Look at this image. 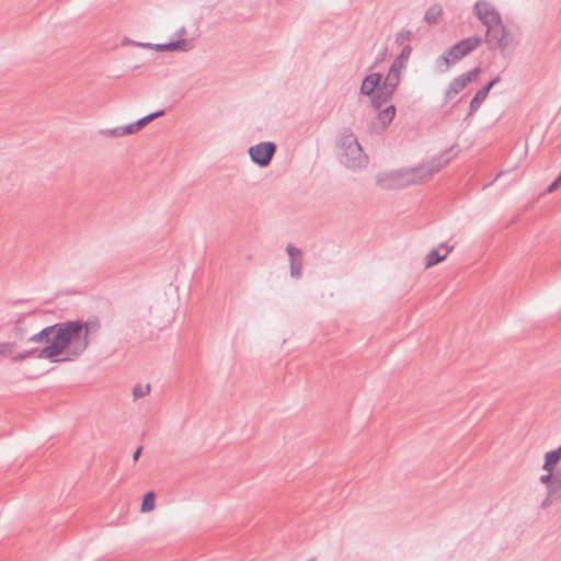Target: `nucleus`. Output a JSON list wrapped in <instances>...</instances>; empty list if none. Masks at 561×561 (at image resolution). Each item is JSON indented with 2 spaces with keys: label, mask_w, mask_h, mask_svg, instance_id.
<instances>
[{
  "label": "nucleus",
  "mask_w": 561,
  "mask_h": 561,
  "mask_svg": "<svg viewBox=\"0 0 561 561\" xmlns=\"http://www.w3.org/2000/svg\"><path fill=\"white\" fill-rule=\"evenodd\" d=\"M122 137L130 134H135L137 131L136 127L131 124H128L126 126H121Z\"/></svg>",
  "instance_id": "obj_29"
},
{
  "label": "nucleus",
  "mask_w": 561,
  "mask_h": 561,
  "mask_svg": "<svg viewBox=\"0 0 561 561\" xmlns=\"http://www.w3.org/2000/svg\"><path fill=\"white\" fill-rule=\"evenodd\" d=\"M443 14V8L439 4H434L426 11L424 20L430 24H436Z\"/></svg>",
  "instance_id": "obj_19"
},
{
  "label": "nucleus",
  "mask_w": 561,
  "mask_h": 561,
  "mask_svg": "<svg viewBox=\"0 0 561 561\" xmlns=\"http://www.w3.org/2000/svg\"><path fill=\"white\" fill-rule=\"evenodd\" d=\"M152 49L163 51V44H152Z\"/></svg>",
  "instance_id": "obj_36"
},
{
  "label": "nucleus",
  "mask_w": 561,
  "mask_h": 561,
  "mask_svg": "<svg viewBox=\"0 0 561 561\" xmlns=\"http://www.w3.org/2000/svg\"><path fill=\"white\" fill-rule=\"evenodd\" d=\"M39 351H41L39 348L35 347V348H31V350L18 353L15 356H13V362H22L32 356H35L36 358H38Z\"/></svg>",
  "instance_id": "obj_24"
},
{
  "label": "nucleus",
  "mask_w": 561,
  "mask_h": 561,
  "mask_svg": "<svg viewBox=\"0 0 561 561\" xmlns=\"http://www.w3.org/2000/svg\"><path fill=\"white\" fill-rule=\"evenodd\" d=\"M393 93H387L383 88L371 94V106L377 111L376 119L371 123V129L376 133L383 131L396 116V107L389 104Z\"/></svg>",
  "instance_id": "obj_6"
},
{
  "label": "nucleus",
  "mask_w": 561,
  "mask_h": 561,
  "mask_svg": "<svg viewBox=\"0 0 561 561\" xmlns=\"http://www.w3.org/2000/svg\"><path fill=\"white\" fill-rule=\"evenodd\" d=\"M99 133L103 136L113 137V138L122 137L121 126H117L114 128L100 129Z\"/></svg>",
  "instance_id": "obj_27"
},
{
  "label": "nucleus",
  "mask_w": 561,
  "mask_h": 561,
  "mask_svg": "<svg viewBox=\"0 0 561 561\" xmlns=\"http://www.w3.org/2000/svg\"><path fill=\"white\" fill-rule=\"evenodd\" d=\"M553 500H557L556 497H550L549 494L547 493V496L543 499V501L541 502L540 504V507L541 508H547L551 505L552 501Z\"/></svg>",
  "instance_id": "obj_31"
},
{
  "label": "nucleus",
  "mask_w": 561,
  "mask_h": 561,
  "mask_svg": "<svg viewBox=\"0 0 561 561\" xmlns=\"http://www.w3.org/2000/svg\"><path fill=\"white\" fill-rule=\"evenodd\" d=\"M286 252L289 256L290 261V275L293 277H300L301 276V270H302V253L301 250L288 244L286 247Z\"/></svg>",
  "instance_id": "obj_12"
},
{
  "label": "nucleus",
  "mask_w": 561,
  "mask_h": 561,
  "mask_svg": "<svg viewBox=\"0 0 561 561\" xmlns=\"http://www.w3.org/2000/svg\"><path fill=\"white\" fill-rule=\"evenodd\" d=\"M453 251V247H449L446 242H443L438 248L433 249L428 252L425 257L426 267H432L439 262L444 261L449 252Z\"/></svg>",
  "instance_id": "obj_13"
},
{
  "label": "nucleus",
  "mask_w": 561,
  "mask_h": 561,
  "mask_svg": "<svg viewBox=\"0 0 561 561\" xmlns=\"http://www.w3.org/2000/svg\"><path fill=\"white\" fill-rule=\"evenodd\" d=\"M501 78L497 76L495 77L494 79H492L486 85L482 87L476 94L472 98V100L470 101V106H469V114H472L474 112L478 111V108L480 107V105L484 102V100L486 99L490 90L492 89L493 85H495L497 82H500Z\"/></svg>",
  "instance_id": "obj_14"
},
{
  "label": "nucleus",
  "mask_w": 561,
  "mask_h": 561,
  "mask_svg": "<svg viewBox=\"0 0 561 561\" xmlns=\"http://www.w3.org/2000/svg\"><path fill=\"white\" fill-rule=\"evenodd\" d=\"M122 44L124 46H127V45H133V46H137V42L136 41H133V39H129V38H124Z\"/></svg>",
  "instance_id": "obj_34"
},
{
  "label": "nucleus",
  "mask_w": 561,
  "mask_h": 561,
  "mask_svg": "<svg viewBox=\"0 0 561 561\" xmlns=\"http://www.w3.org/2000/svg\"><path fill=\"white\" fill-rule=\"evenodd\" d=\"M194 48L193 39L180 38L163 44V51H183L187 53Z\"/></svg>",
  "instance_id": "obj_17"
},
{
  "label": "nucleus",
  "mask_w": 561,
  "mask_h": 561,
  "mask_svg": "<svg viewBox=\"0 0 561 561\" xmlns=\"http://www.w3.org/2000/svg\"><path fill=\"white\" fill-rule=\"evenodd\" d=\"M381 75L374 72L366 76L360 84V93L370 96L380 88Z\"/></svg>",
  "instance_id": "obj_15"
},
{
  "label": "nucleus",
  "mask_w": 561,
  "mask_h": 561,
  "mask_svg": "<svg viewBox=\"0 0 561 561\" xmlns=\"http://www.w3.org/2000/svg\"><path fill=\"white\" fill-rule=\"evenodd\" d=\"M411 51H412V48L411 46L407 45L402 48L401 53L399 54V56L392 61L391 64V68H394V69H398V70H402L405 68V64L411 55Z\"/></svg>",
  "instance_id": "obj_18"
},
{
  "label": "nucleus",
  "mask_w": 561,
  "mask_h": 561,
  "mask_svg": "<svg viewBox=\"0 0 561 561\" xmlns=\"http://www.w3.org/2000/svg\"><path fill=\"white\" fill-rule=\"evenodd\" d=\"M76 328L66 323V321L58 322L32 334L27 337V341L46 344L43 348H39L38 359H48L50 363L71 362L72 359H67V356L68 351H70L71 333H75Z\"/></svg>",
  "instance_id": "obj_1"
},
{
  "label": "nucleus",
  "mask_w": 561,
  "mask_h": 561,
  "mask_svg": "<svg viewBox=\"0 0 561 561\" xmlns=\"http://www.w3.org/2000/svg\"><path fill=\"white\" fill-rule=\"evenodd\" d=\"M561 460V453L558 449L549 450L545 454L543 465L541 469L546 472L540 476V483L546 486L554 480V468Z\"/></svg>",
  "instance_id": "obj_11"
},
{
  "label": "nucleus",
  "mask_w": 561,
  "mask_h": 561,
  "mask_svg": "<svg viewBox=\"0 0 561 561\" xmlns=\"http://www.w3.org/2000/svg\"><path fill=\"white\" fill-rule=\"evenodd\" d=\"M154 508V493L152 491L145 494L141 503V512H150Z\"/></svg>",
  "instance_id": "obj_23"
},
{
  "label": "nucleus",
  "mask_w": 561,
  "mask_h": 561,
  "mask_svg": "<svg viewBox=\"0 0 561 561\" xmlns=\"http://www.w3.org/2000/svg\"><path fill=\"white\" fill-rule=\"evenodd\" d=\"M449 160V157H439L426 164L414 168L380 172L376 175V184L382 190H400L412 184L422 183L430 180L433 174L438 172Z\"/></svg>",
  "instance_id": "obj_2"
},
{
  "label": "nucleus",
  "mask_w": 561,
  "mask_h": 561,
  "mask_svg": "<svg viewBox=\"0 0 561 561\" xmlns=\"http://www.w3.org/2000/svg\"><path fill=\"white\" fill-rule=\"evenodd\" d=\"M557 449L561 453V445Z\"/></svg>",
  "instance_id": "obj_38"
},
{
  "label": "nucleus",
  "mask_w": 561,
  "mask_h": 561,
  "mask_svg": "<svg viewBox=\"0 0 561 561\" xmlns=\"http://www.w3.org/2000/svg\"><path fill=\"white\" fill-rule=\"evenodd\" d=\"M66 323L75 324V333H71L70 337V351H68L67 359L76 360L79 358L89 347L91 333H96L100 330V321L95 317L89 318L87 321L81 319L66 321Z\"/></svg>",
  "instance_id": "obj_4"
},
{
  "label": "nucleus",
  "mask_w": 561,
  "mask_h": 561,
  "mask_svg": "<svg viewBox=\"0 0 561 561\" xmlns=\"http://www.w3.org/2000/svg\"><path fill=\"white\" fill-rule=\"evenodd\" d=\"M484 42L490 49H499L503 56L511 55L518 45V32L503 24L493 26L485 32Z\"/></svg>",
  "instance_id": "obj_5"
},
{
  "label": "nucleus",
  "mask_w": 561,
  "mask_h": 561,
  "mask_svg": "<svg viewBox=\"0 0 561 561\" xmlns=\"http://www.w3.org/2000/svg\"><path fill=\"white\" fill-rule=\"evenodd\" d=\"M141 451H142V447H141V446H139V447L135 450V453L133 454V460H134V461H137V460L139 459L140 455H141Z\"/></svg>",
  "instance_id": "obj_33"
},
{
  "label": "nucleus",
  "mask_w": 561,
  "mask_h": 561,
  "mask_svg": "<svg viewBox=\"0 0 561 561\" xmlns=\"http://www.w3.org/2000/svg\"><path fill=\"white\" fill-rule=\"evenodd\" d=\"M150 389H151L150 383H146V385L138 383V385L134 386V388H133L134 400L136 401L140 398L146 397L150 392Z\"/></svg>",
  "instance_id": "obj_22"
},
{
  "label": "nucleus",
  "mask_w": 561,
  "mask_h": 561,
  "mask_svg": "<svg viewBox=\"0 0 561 561\" xmlns=\"http://www.w3.org/2000/svg\"><path fill=\"white\" fill-rule=\"evenodd\" d=\"M137 47H144V48L152 49V43L137 42Z\"/></svg>",
  "instance_id": "obj_35"
},
{
  "label": "nucleus",
  "mask_w": 561,
  "mask_h": 561,
  "mask_svg": "<svg viewBox=\"0 0 561 561\" xmlns=\"http://www.w3.org/2000/svg\"><path fill=\"white\" fill-rule=\"evenodd\" d=\"M27 333H28V330H27V327L26 324L24 323L23 320L19 319L13 328H12V334L15 339H19V340H24V339H27Z\"/></svg>",
  "instance_id": "obj_20"
},
{
  "label": "nucleus",
  "mask_w": 561,
  "mask_h": 561,
  "mask_svg": "<svg viewBox=\"0 0 561 561\" xmlns=\"http://www.w3.org/2000/svg\"><path fill=\"white\" fill-rule=\"evenodd\" d=\"M411 35H412L411 31H402L397 34L396 42L398 44H403L405 41H409L411 38Z\"/></svg>",
  "instance_id": "obj_28"
},
{
  "label": "nucleus",
  "mask_w": 561,
  "mask_h": 561,
  "mask_svg": "<svg viewBox=\"0 0 561 561\" xmlns=\"http://www.w3.org/2000/svg\"><path fill=\"white\" fill-rule=\"evenodd\" d=\"M276 150V144L267 140L249 147L248 154L253 164L257 165L259 168H266L271 164Z\"/></svg>",
  "instance_id": "obj_9"
},
{
  "label": "nucleus",
  "mask_w": 561,
  "mask_h": 561,
  "mask_svg": "<svg viewBox=\"0 0 561 561\" xmlns=\"http://www.w3.org/2000/svg\"><path fill=\"white\" fill-rule=\"evenodd\" d=\"M15 348L14 343L11 342H2L0 343V356H9L13 354Z\"/></svg>",
  "instance_id": "obj_26"
},
{
  "label": "nucleus",
  "mask_w": 561,
  "mask_h": 561,
  "mask_svg": "<svg viewBox=\"0 0 561 561\" xmlns=\"http://www.w3.org/2000/svg\"><path fill=\"white\" fill-rule=\"evenodd\" d=\"M480 72V68L476 67L472 70H469L460 76L454 78L445 92V96L447 100H451L459 92H461L469 83L474 81Z\"/></svg>",
  "instance_id": "obj_10"
},
{
  "label": "nucleus",
  "mask_w": 561,
  "mask_h": 561,
  "mask_svg": "<svg viewBox=\"0 0 561 561\" xmlns=\"http://www.w3.org/2000/svg\"><path fill=\"white\" fill-rule=\"evenodd\" d=\"M561 182V174L547 187V193H552Z\"/></svg>",
  "instance_id": "obj_30"
},
{
  "label": "nucleus",
  "mask_w": 561,
  "mask_h": 561,
  "mask_svg": "<svg viewBox=\"0 0 561 561\" xmlns=\"http://www.w3.org/2000/svg\"><path fill=\"white\" fill-rule=\"evenodd\" d=\"M164 114V112L162 110H159V111H156L149 115H146L144 116L142 118L136 121L135 123H133V126L136 127L137 131L139 129H141L145 125L149 124L150 122H152L154 118H158L160 116H162Z\"/></svg>",
  "instance_id": "obj_21"
},
{
  "label": "nucleus",
  "mask_w": 561,
  "mask_h": 561,
  "mask_svg": "<svg viewBox=\"0 0 561 561\" xmlns=\"http://www.w3.org/2000/svg\"><path fill=\"white\" fill-rule=\"evenodd\" d=\"M186 34V28L185 27H181L176 31V35L178 36H183Z\"/></svg>",
  "instance_id": "obj_37"
},
{
  "label": "nucleus",
  "mask_w": 561,
  "mask_h": 561,
  "mask_svg": "<svg viewBox=\"0 0 561 561\" xmlns=\"http://www.w3.org/2000/svg\"><path fill=\"white\" fill-rule=\"evenodd\" d=\"M483 38L479 35L466 37L451 47H449L439 58L437 62H444L446 69L455 65L463 57L476 50L482 43Z\"/></svg>",
  "instance_id": "obj_7"
},
{
  "label": "nucleus",
  "mask_w": 561,
  "mask_h": 561,
  "mask_svg": "<svg viewBox=\"0 0 561 561\" xmlns=\"http://www.w3.org/2000/svg\"><path fill=\"white\" fill-rule=\"evenodd\" d=\"M337 147L339 160L347 169L358 170L367 165L368 157L351 129L346 128L341 133Z\"/></svg>",
  "instance_id": "obj_3"
},
{
  "label": "nucleus",
  "mask_w": 561,
  "mask_h": 561,
  "mask_svg": "<svg viewBox=\"0 0 561 561\" xmlns=\"http://www.w3.org/2000/svg\"><path fill=\"white\" fill-rule=\"evenodd\" d=\"M547 493L550 497L561 499V483L557 482V480H553L550 484L547 486Z\"/></svg>",
  "instance_id": "obj_25"
},
{
  "label": "nucleus",
  "mask_w": 561,
  "mask_h": 561,
  "mask_svg": "<svg viewBox=\"0 0 561 561\" xmlns=\"http://www.w3.org/2000/svg\"><path fill=\"white\" fill-rule=\"evenodd\" d=\"M554 480L561 483V466L554 468Z\"/></svg>",
  "instance_id": "obj_32"
},
{
  "label": "nucleus",
  "mask_w": 561,
  "mask_h": 561,
  "mask_svg": "<svg viewBox=\"0 0 561 561\" xmlns=\"http://www.w3.org/2000/svg\"><path fill=\"white\" fill-rule=\"evenodd\" d=\"M401 79V71L394 68H389V71L381 84V88L386 90L387 93H394L397 90Z\"/></svg>",
  "instance_id": "obj_16"
},
{
  "label": "nucleus",
  "mask_w": 561,
  "mask_h": 561,
  "mask_svg": "<svg viewBox=\"0 0 561 561\" xmlns=\"http://www.w3.org/2000/svg\"><path fill=\"white\" fill-rule=\"evenodd\" d=\"M473 14L485 27V32L501 24L502 18L493 3L488 0H478L473 5Z\"/></svg>",
  "instance_id": "obj_8"
}]
</instances>
